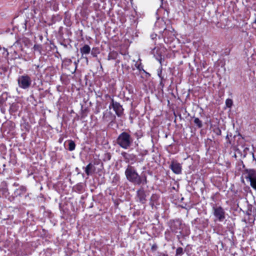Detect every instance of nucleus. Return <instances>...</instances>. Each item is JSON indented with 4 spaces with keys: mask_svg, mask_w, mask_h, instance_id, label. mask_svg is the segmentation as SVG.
I'll use <instances>...</instances> for the list:
<instances>
[{
    "mask_svg": "<svg viewBox=\"0 0 256 256\" xmlns=\"http://www.w3.org/2000/svg\"><path fill=\"white\" fill-rule=\"evenodd\" d=\"M126 179L134 184L140 185L142 183L146 184V176L141 177L137 172L136 168L131 166H128L125 170Z\"/></svg>",
    "mask_w": 256,
    "mask_h": 256,
    "instance_id": "obj_1",
    "label": "nucleus"
},
{
    "mask_svg": "<svg viewBox=\"0 0 256 256\" xmlns=\"http://www.w3.org/2000/svg\"><path fill=\"white\" fill-rule=\"evenodd\" d=\"M132 141L130 135L126 132L121 133L116 140L117 144L124 149L128 148L130 146Z\"/></svg>",
    "mask_w": 256,
    "mask_h": 256,
    "instance_id": "obj_2",
    "label": "nucleus"
},
{
    "mask_svg": "<svg viewBox=\"0 0 256 256\" xmlns=\"http://www.w3.org/2000/svg\"><path fill=\"white\" fill-rule=\"evenodd\" d=\"M18 86L22 89H28L31 86L32 80L31 78L28 74L20 76L17 80Z\"/></svg>",
    "mask_w": 256,
    "mask_h": 256,
    "instance_id": "obj_3",
    "label": "nucleus"
},
{
    "mask_svg": "<svg viewBox=\"0 0 256 256\" xmlns=\"http://www.w3.org/2000/svg\"><path fill=\"white\" fill-rule=\"evenodd\" d=\"M213 214L216 218L215 220L222 222L226 218V212L224 209L220 206H215L212 208Z\"/></svg>",
    "mask_w": 256,
    "mask_h": 256,
    "instance_id": "obj_4",
    "label": "nucleus"
},
{
    "mask_svg": "<svg viewBox=\"0 0 256 256\" xmlns=\"http://www.w3.org/2000/svg\"><path fill=\"white\" fill-rule=\"evenodd\" d=\"M109 108H112L118 116H121L122 114V106L119 103L114 102L113 98H112V102Z\"/></svg>",
    "mask_w": 256,
    "mask_h": 256,
    "instance_id": "obj_5",
    "label": "nucleus"
},
{
    "mask_svg": "<svg viewBox=\"0 0 256 256\" xmlns=\"http://www.w3.org/2000/svg\"><path fill=\"white\" fill-rule=\"evenodd\" d=\"M249 179L251 186L256 190V172L254 170H250L246 178Z\"/></svg>",
    "mask_w": 256,
    "mask_h": 256,
    "instance_id": "obj_6",
    "label": "nucleus"
},
{
    "mask_svg": "<svg viewBox=\"0 0 256 256\" xmlns=\"http://www.w3.org/2000/svg\"><path fill=\"white\" fill-rule=\"evenodd\" d=\"M182 222L181 221L178 219L170 222V227L172 231L177 232V230L180 228Z\"/></svg>",
    "mask_w": 256,
    "mask_h": 256,
    "instance_id": "obj_7",
    "label": "nucleus"
},
{
    "mask_svg": "<svg viewBox=\"0 0 256 256\" xmlns=\"http://www.w3.org/2000/svg\"><path fill=\"white\" fill-rule=\"evenodd\" d=\"M170 168L172 172L176 174H180L182 172L180 164L176 162H172Z\"/></svg>",
    "mask_w": 256,
    "mask_h": 256,
    "instance_id": "obj_8",
    "label": "nucleus"
},
{
    "mask_svg": "<svg viewBox=\"0 0 256 256\" xmlns=\"http://www.w3.org/2000/svg\"><path fill=\"white\" fill-rule=\"evenodd\" d=\"M137 196L140 202L144 204L146 202V195L145 192L142 190H140L137 192Z\"/></svg>",
    "mask_w": 256,
    "mask_h": 256,
    "instance_id": "obj_9",
    "label": "nucleus"
},
{
    "mask_svg": "<svg viewBox=\"0 0 256 256\" xmlns=\"http://www.w3.org/2000/svg\"><path fill=\"white\" fill-rule=\"evenodd\" d=\"M26 188L25 186H20L15 190L14 194L16 196H21L26 193Z\"/></svg>",
    "mask_w": 256,
    "mask_h": 256,
    "instance_id": "obj_10",
    "label": "nucleus"
},
{
    "mask_svg": "<svg viewBox=\"0 0 256 256\" xmlns=\"http://www.w3.org/2000/svg\"><path fill=\"white\" fill-rule=\"evenodd\" d=\"M80 52L82 55L88 54L90 52V48L88 45L85 44L80 48Z\"/></svg>",
    "mask_w": 256,
    "mask_h": 256,
    "instance_id": "obj_11",
    "label": "nucleus"
},
{
    "mask_svg": "<svg viewBox=\"0 0 256 256\" xmlns=\"http://www.w3.org/2000/svg\"><path fill=\"white\" fill-rule=\"evenodd\" d=\"M93 165L90 163L85 168V172L88 176L92 174L91 170L93 168Z\"/></svg>",
    "mask_w": 256,
    "mask_h": 256,
    "instance_id": "obj_12",
    "label": "nucleus"
},
{
    "mask_svg": "<svg viewBox=\"0 0 256 256\" xmlns=\"http://www.w3.org/2000/svg\"><path fill=\"white\" fill-rule=\"evenodd\" d=\"M194 124L198 126L199 128H200L202 126V122L198 118H194Z\"/></svg>",
    "mask_w": 256,
    "mask_h": 256,
    "instance_id": "obj_13",
    "label": "nucleus"
},
{
    "mask_svg": "<svg viewBox=\"0 0 256 256\" xmlns=\"http://www.w3.org/2000/svg\"><path fill=\"white\" fill-rule=\"evenodd\" d=\"M76 144L74 141L70 140L68 142V150L70 151H72L75 149Z\"/></svg>",
    "mask_w": 256,
    "mask_h": 256,
    "instance_id": "obj_14",
    "label": "nucleus"
},
{
    "mask_svg": "<svg viewBox=\"0 0 256 256\" xmlns=\"http://www.w3.org/2000/svg\"><path fill=\"white\" fill-rule=\"evenodd\" d=\"M33 48L34 52H38L40 53L42 50V46L40 45L34 44Z\"/></svg>",
    "mask_w": 256,
    "mask_h": 256,
    "instance_id": "obj_15",
    "label": "nucleus"
},
{
    "mask_svg": "<svg viewBox=\"0 0 256 256\" xmlns=\"http://www.w3.org/2000/svg\"><path fill=\"white\" fill-rule=\"evenodd\" d=\"M233 102L231 99H226V104L227 107L231 108Z\"/></svg>",
    "mask_w": 256,
    "mask_h": 256,
    "instance_id": "obj_16",
    "label": "nucleus"
},
{
    "mask_svg": "<svg viewBox=\"0 0 256 256\" xmlns=\"http://www.w3.org/2000/svg\"><path fill=\"white\" fill-rule=\"evenodd\" d=\"M183 254V248H178L176 250V256H180Z\"/></svg>",
    "mask_w": 256,
    "mask_h": 256,
    "instance_id": "obj_17",
    "label": "nucleus"
},
{
    "mask_svg": "<svg viewBox=\"0 0 256 256\" xmlns=\"http://www.w3.org/2000/svg\"><path fill=\"white\" fill-rule=\"evenodd\" d=\"M117 54L116 52H111L108 56V60L114 59Z\"/></svg>",
    "mask_w": 256,
    "mask_h": 256,
    "instance_id": "obj_18",
    "label": "nucleus"
},
{
    "mask_svg": "<svg viewBox=\"0 0 256 256\" xmlns=\"http://www.w3.org/2000/svg\"><path fill=\"white\" fill-rule=\"evenodd\" d=\"M3 50V54H4L5 56H8V52L7 49L4 48H2L1 46H0V50Z\"/></svg>",
    "mask_w": 256,
    "mask_h": 256,
    "instance_id": "obj_19",
    "label": "nucleus"
},
{
    "mask_svg": "<svg viewBox=\"0 0 256 256\" xmlns=\"http://www.w3.org/2000/svg\"><path fill=\"white\" fill-rule=\"evenodd\" d=\"M158 256H168V254H166L164 253H160L158 254Z\"/></svg>",
    "mask_w": 256,
    "mask_h": 256,
    "instance_id": "obj_20",
    "label": "nucleus"
},
{
    "mask_svg": "<svg viewBox=\"0 0 256 256\" xmlns=\"http://www.w3.org/2000/svg\"><path fill=\"white\" fill-rule=\"evenodd\" d=\"M162 72V70H160V72H159L158 73V75L159 77L160 78L162 79V78L161 76Z\"/></svg>",
    "mask_w": 256,
    "mask_h": 256,
    "instance_id": "obj_21",
    "label": "nucleus"
},
{
    "mask_svg": "<svg viewBox=\"0 0 256 256\" xmlns=\"http://www.w3.org/2000/svg\"><path fill=\"white\" fill-rule=\"evenodd\" d=\"M92 54L94 56H96V55L95 54V53H94L92 52Z\"/></svg>",
    "mask_w": 256,
    "mask_h": 256,
    "instance_id": "obj_22",
    "label": "nucleus"
},
{
    "mask_svg": "<svg viewBox=\"0 0 256 256\" xmlns=\"http://www.w3.org/2000/svg\"><path fill=\"white\" fill-rule=\"evenodd\" d=\"M157 60L160 62L161 64L162 63V62H161V60L162 58H160V59H158L157 58Z\"/></svg>",
    "mask_w": 256,
    "mask_h": 256,
    "instance_id": "obj_23",
    "label": "nucleus"
}]
</instances>
